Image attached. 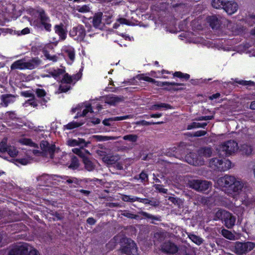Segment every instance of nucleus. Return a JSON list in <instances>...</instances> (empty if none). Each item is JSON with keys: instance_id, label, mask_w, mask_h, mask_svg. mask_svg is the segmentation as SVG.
I'll use <instances>...</instances> for the list:
<instances>
[{"instance_id": "obj_22", "label": "nucleus", "mask_w": 255, "mask_h": 255, "mask_svg": "<svg viewBox=\"0 0 255 255\" xmlns=\"http://www.w3.org/2000/svg\"><path fill=\"white\" fill-rule=\"evenodd\" d=\"M132 117L131 115H126L124 116L121 117H113L109 119H105L103 121V124L106 126H111V122H113L115 121H121L126 120L127 119H129Z\"/></svg>"}, {"instance_id": "obj_25", "label": "nucleus", "mask_w": 255, "mask_h": 255, "mask_svg": "<svg viewBox=\"0 0 255 255\" xmlns=\"http://www.w3.org/2000/svg\"><path fill=\"white\" fill-rule=\"evenodd\" d=\"M120 159V157L118 155H107L106 157L103 158L102 160L107 165H112L116 164Z\"/></svg>"}, {"instance_id": "obj_33", "label": "nucleus", "mask_w": 255, "mask_h": 255, "mask_svg": "<svg viewBox=\"0 0 255 255\" xmlns=\"http://www.w3.org/2000/svg\"><path fill=\"white\" fill-rule=\"evenodd\" d=\"M160 108H164L165 109H171L172 107L169 104L162 103L153 105L151 107V110L155 111L158 110Z\"/></svg>"}, {"instance_id": "obj_62", "label": "nucleus", "mask_w": 255, "mask_h": 255, "mask_svg": "<svg viewBox=\"0 0 255 255\" xmlns=\"http://www.w3.org/2000/svg\"><path fill=\"white\" fill-rule=\"evenodd\" d=\"M68 84L61 83L59 86V90H60L61 92H66L68 91L70 88V86Z\"/></svg>"}, {"instance_id": "obj_34", "label": "nucleus", "mask_w": 255, "mask_h": 255, "mask_svg": "<svg viewBox=\"0 0 255 255\" xmlns=\"http://www.w3.org/2000/svg\"><path fill=\"white\" fill-rule=\"evenodd\" d=\"M153 83L156 84V85L158 86L163 87L165 86H184V84L183 83H179L175 82H160V81H156L155 82H152Z\"/></svg>"}, {"instance_id": "obj_20", "label": "nucleus", "mask_w": 255, "mask_h": 255, "mask_svg": "<svg viewBox=\"0 0 255 255\" xmlns=\"http://www.w3.org/2000/svg\"><path fill=\"white\" fill-rule=\"evenodd\" d=\"M207 21L213 29H218L221 25L220 20L215 15L208 16Z\"/></svg>"}, {"instance_id": "obj_45", "label": "nucleus", "mask_w": 255, "mask_h": 255, "mask_svg": "<svg viewBox=\"0 0 255 255\" xmlns=\"http://www.w3.org/2000/svg\"><path fill=\"white\" fill-rule=\"evenodd\" d=\"M83 124V123H79L74 121L69 123L66 125L64 126V129H72L76 128H78L81 126Z\"/></svg>"}, {"instance_id": "obj_31", "label": "nucleus", "mask_w": 255, "mask_h": 255, "mask_svg": "<svg viewBox=\"0 0 255 255\" xmlns=\"http://www.w3.org/2000/svg\"><path fill=\"white\" fill-rule=\"evenodd\" d=\"M80 166L79 159L76 156H72L71 158V163L69 168L73 170L77 169Z\"/></svg>"}, {"instance_id": "obj_8", "label": "nucleus", "mask_w": 255, "mask_h": 255, "mask_svg": "<svg viewBox=\"0 0 255 255\" xmlns=\"http://www.w3.org/2000/svg\"><path fill=\"white\" fill-rule=\"evenodd\" d=\"M69 35L74 39L79 41H82L86 35V30L83 25H78L70 30Z\"/></svg>"}, {"instance_id": "obj_28", "label": "nucleus", "mask_w": 255, "mask_h": 255, "mask_svg": "<svg viewBox=\"0 0 255 255\" xmlns=\"http://www.w3.org/2000/svg\"><path fill=\"white\" fill-rule=\"evenodd\" d=\"M34 92L37 98L41 99V104H45L47 102V100L45 98L46 95V92L44 89L37 88L34 90Z\"/></svg>"}, {"instance_id": "obj_14", "label": "nucleus", "mask_w": 255, "mask_h": 255, "mask_svg": "<svg viewBox=\"0 0 255 255\" xmlns=\"http://www.w3.org/2000/svg\"><path fill=\"white\" fill-rule=\"evenodd\" d=\"M82 162L84 165V168L88 171H92L96 168V164L93 162L92 158L89 156L86 155L82 159Z\"/></svg>"}, {"instance_id": "obj_29", "label": "nucleus", "mask_w": 255, "mask_h": 255, "mask_svg": "<svg viewBox=\"0 0 255 255\" xmlns=\"http://www.w3.org/2000/svg\"><path fill=\"white\" fill-rule=\"evenodd\" d=\"M64 52L66 56L68 57L69 59L73 62L75 59V53L74 48L71 46H67L65 47Z\"/></svg>"}, {"instance_id": "obj_46", "label": "nucleus", "mask_w": 255, "mask_h": 255, "mask_svg": "<svg viewBox=\"0 0 255 255\" xmlns=\"http://www.w3.org/2000/svg\"><path fill=\"white\" fill-rule=\"evenodd\" d=\"M234 82L243 86H254L255 85V83L252 81L239 80L236 79Z\"/></svg>"}, {"instance_id": "obj_54", "label": "nucleus", "mask_w": 255, "mask_h": 255, "mask_svg": "<svg viewBox=\"0 0 255 255\" xmlns=\"http://www.w3.org/2000/svg\"><path fill=\"white\" fill-rule=\"evenodd\" d=\"M76 10L79 12L85 13L90 11V7L87 5H78L76 7Z\"/></svg>"}, {"instance_id": "obj_6", "label": "nucleus", "mask_w": 255, "mask_h": 255, "mask_svg": "<svg viewBox=\"0 0 255 255\" xmlns=\"http://www.w3.org/2000/svg\"><path fill=\"white\" fill-rule=\"evenodd\" d=\"M189 187L199 192H204L211 187V182L200 179H194L189 182Z\"/></svg>"}, {"instance_id": "obj_53", "label": "nucleus", "mask_w": 255, "mask_h": 255, "mask_svg": "<svg viewBox=\"0 0 255 255\" xmlns=\"http://www.w3.org/2000/svg\"><path fill=\"white\" fill-rule=\"evenodd\" d=\"M6 152H7L11 157H15L18 153V151L16 148L11 145L9 146V147Z\"/></svg>"}, {"instance_id": "obj_40", "label": "nucleus", "mask_w": 255, "mask_h": 255, "mask_svg": "<svg viewBox=\"0 0 255 255\" xmlns=\"http://www.w3.org/2000/svg\"><path fill=\"white\" fill-rule=\"evenodd\" d=\"M138 202L143 203L145 204H149L154 207L158 206L159 203L156 201H151L146 198H140L138 197Z\"/></svg>"}, {"instance_id": "obj_16", "label": "nucleus", "mask_w": 255, "mask_h": 255, "mask_svg": "<svg viewBox=\"0 0 255 255\" xmlns=\"http://www.w3.org/2000/svg\"><path fill=\"white\" fill-rule=\"evenodd\" d=\"M103 13L99 12L95 14L93 17L92 23L93 25L96 28L102 29L103 27V24L102 22Z\"/></svg>"}, {"instance_id": "obj_27", "label": "nucleus", "mask_w": 255, "mask_h": 255, "mask_svg": "<svg viewBox=\"0 0 255 255\" xmlns=\"http://www.w3.org/2000/svg\"><path fill=\"white\" fill-rule=\"evenodd\" d=\"M230 212L223 209H220L216 212L215 215L214 220H224L225 219L229 217Z\"/></svg>"}, {"instance_id": "obj_18", "label": "nucleus", "mask_w": 255, "mask_h": 255, "mask_svg": "<svg viewBox=\"0 0 255 255\" xmlns=\"http://www.w3.org/2000/svg\"><path fill=\"white\" fill-rule=\"evenodd\" d=\"M64 27V24L62 23L60 24L55 25L54 26L55 33L59 35V38L62 40L66 39L67 35V31Z\"/></svg>"}, {"instance_id": "obj_11", "label": "nucleus", "mask_w": 255, "mask_h": 255, "mask_svg": "<svg viewBox=\"0 0 255 255\" xmlns=\"http://www.w3.org/2000/svg\"><path fill=\"white\" fill-rule=\"evenodd\" d=\"M223 9L229 14L232 15L235 13L238 9V4L234 0H227Z\"/></svg>"}, {"instance_id": "obj_52", "label": "nucleus", "mask_w": 255, "mask_h": 255, "mask_svg": "<svg viewBox=\"0 0 255 255\" xmlns=\"http://www.w3.org/2000/svg\"><path fill=\"white\" fill-rule=\"evenodd\" d=\"M82 105H83V108L84 107L86 108V109H84L82 113H81V115L82 116V117H85L88 112H90V113L94 112L92 110L91 105L90 104H86V105L82 104Z\"/></svg>"}, {"instance_id": "obj_63", "label": "nucleus", "mask_w": 255, "mask_h": 255, "mask_svg": "<svg viewBox=\"0 0 255 255\" xmlns=\"http://www.w3.org/2000/svg\"><path fill=\"white\" fill-rule=\"evenodd\" d=\"M44 56L47 59L52 61L53 62H56L58 59V57L56 55H54L51 56L47 51L45 52Z\"/></svg>"}, {"instance_id": "obj_17", "label": "nucleus", "mask_w": 255, "mask_h": 255, "mask_svg": "<svg viewBox=\"0 0 255 255\" xmlns=\"http://www.w3.org/2000/svg\"><path fill=\"white\" fill-rule=\"evenodd\" d=\"M42 63V61L37 57L32 58L26 61V69L32 70L38 67Z\"/></svg>"}, {"instance_id": "obj_24", "label": "nucleus", "mask_w": 255, "mask_h": 255, "mask_svg": "<svg viewBox=\"0 0 255 255\" xmlns=\"http://www.w3.org/2000/svg\"><path fill=\"white\" fill-rule=\"evenodd\" d=\"M232 163L230 160L223 158L221 159L220 164H218L217 170L219 171H226L231 167Z\"/></svg>"}, {"instance_id": "obj_30", "label": "nucleus", "mask_w": 255, "mask_h": 255, "mask_svg": "<svg viewBox=\"0 0 255 255\" xmlns=\"http://www.w3.org/2000/svg\"><path fill=\"white\" fill-rule=\"evenodd\" d=\"M224 221L225 222V225L228 228H232L236 222V218L232 216L231 214L230 213V216L229 217L224 219Z\"/></svg>"}, {"instance_id": "obj_3", "label": "nucleus", "mask_w": 255, "mask_h": 255, "mask_svg": "<svg viewBox=\"0 0 255 255\" xmlns=\"http://www.w3.org/2000/svg\"><path fill=\"white\" fill-rule=\"evenodd\" d=\"M40 147L43 155H49L52 159H59V155L61 152L59 149H56L55 144H50L47 141L42 140L40 143Z\"/></svg>"}, {"instance_id": "obj_59", "label": "nucleus", "mask_w": 255, "mask_h": 255, "mask_svg": "<svg viewBox=\"0 0 255 255\" xmlns=\"http://www.w3.org/2000/svg\"><path fill=\"white\" fill-rule=\"evenodd\" d=\"M73 82V78L69 76L67 73L64 75L63 78L61 80V83L65 84H71Z\"/></svg>"}, {"instance_id": "obj_23", "label": "nucleus", "mask_w": 255, "mask_h": 255, "mask_svg": "<svg viewBox=\"0 0 255 255\" xmlns=\"http://www.w3.org/2000/svg\"><path fill=\"white\" fill-rule=\"evenodd\" d=\"M11 70L14 69H26V61L24 59H20L13 62L11 66Z\"/></svg>"}, {"instance_id": "obj_49", "label": "nucleus", "mask_w": 255, "mask_h": 255, "mask_svg": "<svg viewBox=\"0 0 255 255\" xmlns=\"http://www.w3.org/2000/svg\"><path fill=\"white\" fill-rule=\"evenodd\" d=\"M9 145L7 144V139L3 138L0 142V152H5L8 148Z\"/></svg>"}, {"instance_id": "obj_21", "label": "nucleus", "mask_w": 255, "mask_h": 255, "mask_svg": "<svg viewBox=\"0 0 255 255\" xmlns=\"http://www.w3.org/2000/svg\"><path fill=\"white\" fill-rule=\"evenodd\" d=\"M124 98L123 96H117L116 95L109 96L106 99V103L111 105L116 104L124 101Z\"/></svg>"}, {"instance_id": "obj_39", "label": "nucleus", "mask_w": 255, "mask_h": 255, "mask_svg": "<svg viewBox=\"0 0 255 255\" xmlns=\"http://www.w3.org/2000/svg\"><path fill=\"white\" fill-rule=\"evenodd\" d=\"M93 137L97 141H106L109 140H115L118 138V137L116 136H108L99 135H93Z\"/></svg>"}, {"instance_id": "obj_58", "label": "nucleus", "mask_w": 255, "mask_h": 255, "mask_svg": "<svg viewBox=\"0 0 255 255\" xmlns=\"http://www.w3.org/2000/svg\"><path fill=\"white\" fill-rule=\"evenodd\" d=\"M51 215L53 216L54 221H60L64 219L63 214L58 212H53Z\"/></svg>"}, {"instance_id": "obj_7", "label": "nucleus", "mask_w": 255, "mask_h": 255, "mask_svg": "<svg viewBox=\"0 0 255 255\" xmlns=\"http://www.w3.org/2000/svg\"><path fill=\"white\" fill-rule=\"evenodd\" d=\"M36 12L38 14V18L41 25L43 26L46 31H51L52 25L50 23V19L45 10L42 8H39L36 10Z\"/></svg>"}, {"instance_id": "obj_56", "label": "nucleus", "mask_w": 255, "mask_h": 255, "mask_svg": "<svg viewBox=\"0 0 255 255\" xmlns=\"http://www.w3.org/2000/svg\"><path fill=\"white\" fill-rule=\"evenodd\" d=\"M221 159L217 158H213L210 160V165L211 167H214L215 169H217L218 168V164H220Z\"/></svg>"}, {"instance_id": "obj_15", "label": "nucleus", "mask_w": 255, "mask_h": 255, "mask_svg": "<svg viewBox=\"0 0 255 255\" xmlns=\"http://www.w3.org/2000/svg\"><path fill=\"white\" fill-rule=\"evenodd\" d=\"M185 159L186 161L191 165L197 166L202 164L201 161L198 159L196 154L194 153L187 154L185 156Z\"/></svg>"}, {"instance_id": "obj_19", "label": "nucleus", "mask_w": 255, "mask_h": 255, "mask_svg": "<svg viewBox=\"0 0 255 255\" xmlns=\"http://www.w3.org/2000/svg\"><path fill=\"white\" fill-rule=\"evenodd\" d=\"M170 150L172 152L170 153L169 151L168 152L170 156H175L179 159L183 158L185 153L184 150L180 146L173 147L170 149Z\"/></svg>"}, {"instance_id": "obj_57", "label": "nucleus", "mask_w": 255, "mask_h": 255, "mask_svg": "<svg viewBox=\"0 0 255 255\" xmlns=\"http://www.w3.org/2000/svg\"><path fill=\"white\" fill-rule=\"evenodd\" d=\"M138 136L136 134H128L123 137L124 140H129L131 142H135L137 140Z\"/></svg>"}, {"instance_id": "obj_47", "label": "nucleus", "mask_w": 255, "mask_h": 255, "mask_svg": "<svg viewBox=\"0 0 255 255\" xmlns=\"http://www.w3.org/2000/svg\"><path fill=\"white\" fill-rule=\"evenodd\" d=\"M189 238L197 245H200L202 244L203 240L199 236L191 234L189 236Z\"/></svg>"}, {"instance_id": "obj_1", "label": "nucleus", "mask_w": 255, "mask_h": 255, "mask_svg": "<svg viewBox=\"0 0 255 255\" xmlns=\"http://www.w3.org/2000/svg\"><path fill=\"white\" fill-rule=\"evenodd\" d=\"M218 184L224 187H229L235 194H239L244 187V184L237 180L234 176L226 175L218 179Z\"/></svg>"}, {"instance_id": "obj_64", "label": "nucleus", "mask_w": 255, "mask_h": 255, "mask_svg": "<svg viewBox=\"0 0 255 255\" xmlns=\"http://www.w3.org/2000/svg\"><path fill=\"white\" fill-rule=\"evenodd\" d=\"M24 105L26 106L27 105L31 106L33 107H36L38 106L37 103L35 101V99L31 98L25 102Z\"/></svg>"}, {"instance_id": "obj_5", "label": "nucleus", "mask_w": 255, "mask_h": 255, "mask_svg": "<svg viewBox=\"0 0 255 255\" xmlns=\"http://www.w3.org/2000/svg\"><path fill=\"white\" fill-rule=\"evenodd\" d=\"M239 149L238 143L234 140H228L222 144L219 150L223 152V155L228 156L236 152Z\"/></svg>"}, {"instance_id": "obj_4", "label": "nucleus", "mask_w": 255, "mask_h": 255, "mask_svg": "<svg viewBox=\"0 0 255 255\" xmlns=\"http://www.w3.org/2000/svg\"><path fill=\"white\" fill-rule=\"evenodd\" d=\"M255 248V243L251 242L235 243L234 252L238 255H246Z\"/></svg>"}, {"instance_id": "obj_38", "label": "nucleus", "mask_w": 255, "mask_h": 255, "mask_svg": "<svg viewBox=\"0 0 255 255\" xmlns=\"http://www.w3.org/2000/svg\"><path fill=\"white\" fill-rule=\"evenodd\" d=\"M168 200L174 205L177 206L178 208H181V207L183 206V202L182 200L179 198L169 196L168 197Z\"/></svg>"}, {"instance_id": "obj_13", "label": "nucleus", "mask_w": 255, "mask_h": 255, "mask_svg": "<svg viewBox=\"0 0 255 255\" xmlns=\"http://www.w3.org/2000/svg\"><path fill=\"white\" fill-rule=\"evenodd\" d=\"M67 142L69 146H80L82 148L87 146L88 144L90 143V141L87 142L85 139L80 138L78 139H69L67 140Z\"/></svg>"}, {"instance_id": "obj_50", "label": "nucleus", "mask_w": 255, "mask_h": 255, "mask_svg": "<svg viewBox=\"0 0 255 255\" xmlns=\"http://www.w3.org/2000/svg\"><path fill=\"white\" fill-rule=\"evenodd\" d=\"M162 122H148L145 120H141L140 121L136 122L135 123V124L137 125H142V126H149L152 125H155V124H162Z\"/></svg>"}, {"instance_id": "obj_48", "label": "nucleus", "mask_w": 255, "mask_h": 255, "mask_svg": "<svg viewBox=\"0 0 255 255\" xmlns=\"http://www.w3.org/2000/svg\"><path fill=\"white\" fill-rule=\"evenodd\" d=\"M122 199L125 202H134L138 201V197L135 196H131L127 195H123L122 197Z\"/></svg>"}, {"instance_id": "obj_10", "label": "nucleus", "mask_w": 255, "mask_h": 255, "mask_svg": "<svg viewBox=\"0 0 255 255\" xmlns=\"http://www.w3.org/2000/svg\"><path fill=\"white\" fill-rule=\"evenodd\" d=\"M122 252L128 255H135L137 254V248L136 244L131 240L128 239L127 245L123 247Z\"/></svg>"}, {"instance_id": "obj_41", "label": "nucleus", "mask_w": 255, "mask_h": 255, "mask_svg": "<svg viewBox=\"0 0 255 255\" xmlns=\"http://www.w3.org/2000/svg\"><path fill=\"white\" fill-rule=\"evenodd\" d=\"M174 77H178L182 80L187 81L189 79L190 76L188 74L183 73L180 71L175 72L173 74Z\"/></svg>"}, {"instance_id": "obj_12", "label": "nucleus", "mask_w": 255, "mask_h": 255, "mask_svg": "<svg viewBox=\"0 0 255 255\" xmlns=\"http://www.w3.org/2000/svg\"><path fill=\"white\" fill-rule=\"evenodd\" d=\"M16 96L12 94H3L0 97V106L7 107L9 104L14 103L15 101Z\"/></svg>"}, {"instance_id": "obj_9", "label": "nucleus", "mask_w": 255, "mask_h": 255, "mask_svg": "<svg viewBox=\"0 0 255 255\" xmlns=\"http://www.w3.org/2000/svg\"><path fill=\"white\" fill-rule=\"evenodd\" d=\"M161 251L167 255H173L178 252V248L174 243L166 241L161 245Z\"/></svg>"}, {"instance_id": "obj_51", "label": "nucleus", "mask_w": 255, "mask_h": 255, "mask_svg": "<svg viewBox=\"0 0 255 255\" xmlns=\"http://www.w3.org/2000/svg\"><path fill=\"white\" fill-rule=\"evenodd\" d=\"M64 72V71L61 69H57L49 72V74L54 78H56L59 75L62 74Z\"/></svg>"}, {"instance_id": "obj_55", "label": "nucleus", "mask_w": 255, "mask_h": 255, "mask_svg": "<svg viewBox=\"0 0 255 255\" xmlns=\"http://www.w3.org/2000/svg\"><path fill=\"white\" fill-rule=\"evenodd\" d=\"M22 143L23 144L26 145H29L31 147H38V145L37 144L33 142L31 139L29 138H24L22 140Z\"/></svg>"}, {"instance_id": "obj_43", "label": "nucleus", "mask_w": 255, "mask_h": 255, "mask_svg": "<svg viewBox=\"0 0 255 255\" xmlns=\"http://www.w3.org/2000/svg\"><path fill=\"white\" fill-rule=\"evenodd\" d=\"M138 213L143 216L144 218L150 219L152 220H156V221H160V217L159 216H155L149 214L145 212L144 211H140Z\"/></svg>"}, {"instance_id": "obj_35", "label": "nucleus", "mask_w": 255, "mask_h": 255, "mask_svg": "<svg viewBox=\"0 0 255 255\" xmlns=\"http://www.w3.org/2000/svg\"><path fill=\"white\" fill-rule=\"evenodd\" d=\"M227 0H212V6L216 9L223 8Z\"/></svg>"}, {"instance_id": "obj_42", "label": "nucleus", "mask_w": 255, "mask_h": 255, "mask_svg": "<svg viewBox=\"0 0 255 255\" xmlns=\"http://www.w3.org/2000/svg\"><path fill=\"white\" fill-rule=\"evenodd\" d=\"M121 215L130 219L137 220L139 218V216L138 215L133 214L128 210L122 211Z\"/></svg>"}, {"instance_id": "obj_32", "label": "nucleus", "mask_w": 255, "mask_h": 255, "mask_svg": "<svg viewBox=\"0 0 255 255\" xmlns=\"http://www.w3.org/2000/svg\"><path fill=\"white\" fill-rule=\"evenodd\" d=\"M207 125V123H199L196 122H193L189 124L187 127V129L190 130L196 128H204Z\"/></svg>"}, {"instance_id": "obj_44", "label": "nucleus", "mask_w": 255, "mask_h": 255, "mask_svg": "<svg viewBox=\"0 0 255 255\" xmlns=\"http://www.w3.org/2000/svg\"><path fill=\"white\" fill-rule=\"evenodd\" d=\"M222 235L226 238L230 240H235V235L230 231L226 229H223L221 231Z\"/></svg>"}, {"instance_id": "obj_26", "label": "nucleus", "mask_w": 255, "mask_h": 255, "mask_svg": "<svg viewBox=\"0 0 255 255\" xmlns=\"http://www.w3.org/2000/svg\"><path fill=\"white\" fill-rule=\"evenodd\" d=\"M213 149L210 147H203L198 150V154L200 156L209 157L212 156Z\"/></svg>"}, {"instance_id": "obj_61", "label": "nucleus", "mask_w": 255, "mask_h": 255, "mask_svg": "<svg viewBox=\"0 0 255 255\" xmlns=\"http://www.w3.org/2000/svg\"><path fill=\"white\" fill-rule=\"evenodd\" d=\"M72 151L73 153L80 157L82 159L86 155L85 152L82 151L80 149L77 148H73L72 149Z\"/></svg>"}, {"instance_id": "obj_60", "label": "nucleus", "mask_w": 255, "mask_h": 255, "mask_svg": "<svg viewBox=\"0 0 255 255\" xmlns=\"http://www.w3.org/2000/svg\"><path fill=\"white\" fill-rule=\"evenodd\" d=\"M153 187L159 193L166 194L167 193V189L163 188V185L159 184H154Z\"/></svg>"}, {"instance_id": "obj_37", "label": "nucleus", "mask_w": 255, "mask_h": 255, "mask_svg": "<svg viewBox=\"0 0 255 255\" xmlns=\"http://www.w3.org/2000/svg\"><path fill=\"white\" fill-rule=\"evenodd\" d=\"M166 237V233L162 232H158L154 234V241L161 242L163 241Z\"/></svg>"}, {"instance_id": "obj_2", "label": "nucleus", "mask_w": 255, "mask_h": 255, "mask_svg": "<svg viewBox=\"0 0 255 255\" xmlns=\"http://www.w3.org/2000/svg\"><path fill=\"white\" fill-rule=\"evenodd\" d=\"M8 255H38V252L27 243H23L14 247Z\"/></svg>"}, {"instance_id": "obj_36", "label": "nucleus", "mask_w": 255, "mask_h": 255, "mask_svg": "<svg viewBox=\"0 0 255 255\" xmlns=\"http://www.w3.org/2000/svg\"><path fill=\"white\" fill-rule=\"evenodd\" d=\"M241 150L242 151L243 154L249 155L252 153L253 148L250 145L244 144L241 146Z\"/></svg>"}]
</instances>
